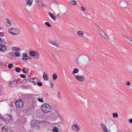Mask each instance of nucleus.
I'll return each mask as SVG.
<instances>
[{"mask_svg":"<svg viewBox=\"0 0 132 132\" xmlns=\"http://www.w3.org/2000/svg\"><path fill=\"white\" fill-rule=\"evenodd\" d=\"M52 131L53 132H58V130L56 127H54L53 129H52Z\"/></svg>","mask_w":132,"mask_h":132,"instance_id":"7c9ffc66","label":"nucleus"},{"mask_svg":"<svg viewBox=\"0 0 132 132\" xmlns=\"http://www.w3.org/2000/svg\"><path fill=\"white\" fill-rule=\"evenodd\" d=\"M52 118L54 120H56L58 118H60V114L56 111L54 112H52Z\"/></svg>","mask_w":132,"mask_h":132,"instance_id":"423d86ee","label":"nucleus"},{"mask_svg":"<svg viewBox=\"0 0 132 132\" xmlns=\"http://www.w3.org/2000/svg\"><path fill=\"white\" fill-rule=\"evenodd\" d=\"M1 38H0V42L1 41Z\"/></svg>","mask_w":132,"mask_h":132,"instance_id":"13d9d810","label":"nucleus"},{"mask_svg":"<svg viewBox=\"0 0 132 132\" xmlns=\"http://www.w3.org/2000/svg\"><path fill=\"white\" fill-rule=\"evenodd\" d=\"M126 84L127 86H129L130 85V84L129 81H127L126 82Z\"/></svg>","mask_w":132,"mask_h":132,"instance_id":"37998d69","label":"nucleus"},{"mask_svg":"<svg viewBox=\"0 0 132 132\" xmlns=\"http://www.w3.org/2000/svg\"><path fill=\"white\" fill-rule=\"evenodd\" d=\"M97 27H98L100 29H101V27H100L98 25H97Z\"/></svg>","mask_w":132,"mask_h":132,"instance_id":"864d4df0","label":"nucleus"},{"mask_svg":"<svg viewBox=\"0 0 132 132\" xmlns=\"http://www.w3.org/2000/svg\"><path fill=\"white\" fill-rule=\"evenodd\" d=\"M20 50V48L16 47H12L11 48V50L12 51H19Z\"/></svg>","mask_w":132,"mask_h":132,"instance_id":"b1692460","label":"nucleus"},{"mask_svg":"<svg viewBox=\"0 0 132 132\" xmlns=\"http://www.w3.org/2000/svg\"><path fill=\"white\" fill-rule=\"evenodd\" d=\"M30 81L32 82H34V80H33V78H31L30 79Z\"/></svg>","mask_w":132,"mask_h":132,"instance_id":"09e8293b","label":"nucleus"},{"mask_svg":"<svg viewBox=\"0 0 132 132\" xmlns=\"http://www.w3.org/2000/svg\"><path fill=\"white\" fill-rule=\"evenodd\" d=\"M22 86L23 89H27L29 88L30 86L29 85L26 86L22 85Z\"/></svg>","mask_w":132,"mask_h":132,"instance_id":"cd10ccee","label":"nucleus"},{"mask_svg":"<svg viewBox=\"0 0 132 132\" xmlns=\"http://www.w3.org/2000/svg\"><path fill=\"white\" fill-rule=\"evenodd\" d=\"M49 15L53 20H55L56 19V17L51 12L48 13Z\"/></svg>","mask_w":132,"mask_h":132,"instance_id":"4be33fe9","label":"nucleus"},{"mask_svg":"<svg viewBox=\"0 0 132 132\" xmlns=\"http://www.w3.org/2000/svg\"><path fill=\"white\" fill-rule=\"evenodd\" d=\"M113 117L114 118H117L118 117V114L117 113L113 114Z\"/></svg>","mask_w":132,"mask_h":132,"instance_id":"4c0bfd02","label":"nucleus"},{"mask_svg":"<svg viewBox=\"0 0 132 132\" xmlns=\"http://www.w3.org/2000/svg\"><path fill=\"white\" fill-rule=\"evenodd\" d=\"M129 121L130 123H132V119H130L129 120Z\"/></svg>","mask_w":132,"mask_h":132,"instance_id":"8fccbe9b","label":"nucleus"},{"mask_svg":"<svg viewBox=\"0 0 132 132\" xmlns=\"http://www.w3.org/2000/svg\"><path fill=\"white\" fill-rule=\"evenodd\" d=\"M66 13V12H65V13H64V14Z\"/></svg>","mask_w":132,"mask_h":132,"instance_id":"0e129e2a","label":"nucleus"},{"mask_svg":"<svg viewBox=\"0 0 132 132\" xmlns=\"http://www.w3.org/2000/svg\"><path fill=\"white\" fill-rule=\"evenodd\" d=\"M58 94H60V92H58Z\"/></svg>","mask_w":132,"mask_h":132,"instance_id":"5fc2aeb1","label":"nucleus"},{"mask_svg":"<svg viewBox=\"0 0 132 132\" xmlns=\"http://www.w3.org/2000/svg\"><path fill=\"white\" fill-rule=\"evenodd\" d=\"M57 77V75L56 74H54L53 75V80H55L56 79Z\"/></svg>","mask_w":132,"mask_h":132,"instance_id":"2f4dec72","label":"nucleus"},{"mask_svg":"<svg viewBox=\"0 0 132 132\" xmlns=\"http://www.w3.org/2000/svg\"><path fill=\"white\" fill-rule=\"evenodd\" d=\"M78 35L80 37H83L84 36V33L81 30H78L77 32Z\"/></svg>","mask_w":132,"mask_h":132,"instance_id":"a211bd4d","label":"nucleus"},{"mask_svg":"<svg viewBox=\"0 0 132 132\" xmlns=\"http://www.w3.org/2000/svg\"><path fill=\"white\" fill-rule=\"evenodd\" d=\"M72 129L76 131H78L79 130V127L76 124H75L72 125Z\"/></svg>","mask_w":132,"mask_h":132,"instance_id":"9b49d317","label":"nucleus"},{"mask_svg":"<svg viewBox=\"0 0 132 132\" xmlns=\"http://www.w3.org/2000/svg\"><path fill=\"white\" fill-rule=\"evenodd\" d=\"M34 84V85H36V84Z\"/></svg>","mask_w":132,"mask_h":132,"instance_id":"052dcab7","label":"nucleus"},{"mask_svg":"<svg viewBox=\"0 0 132 132\" xmlns=\"http://www.w3.org/2000/svg\"><path fill=\"white\" fill-rule=\"evenodd\" d=\"M1 92H0V95H1Z\"/></svg>","mask_w":132,"mask_h":132,"instance_id":"680f3d73","label":"nucleus"},{"mask_svg":"<svg viewBox=\"0 0 132 132\" xmlns=\"http://www.w3.org/2000/svg\"><path fill=\"white\" fill-rule=\"evenodd\" d=\"M13 65L11 63H10L8 65V67L9 69H11L13 66Z\"/></svg>","mask_w":132,"mask_h":132,"instance_id":"ea45409f","label":"nucleus"},{"mask_svg":"<svg viewBox=\"0 0 132 132\" xmlns=\"http://www.w3.org/2000/svg\"><path fill=\"white\" fill-rule=\"evenodd\" d=\"M41 109L43 113H47L50 112L51 109V106L48 104L44 103L42 106Z\"/></svg>","mask_w":132,"mask_h":132,"instance_id":"f03ea898","label":"nucleus"},{"mask_svg":"<svg viewBox=\"0 0 132 132\" xmlns=\"http://www.w3.org/2000/svg\"><path fill=\"white\" fill-rule=\"evenodd\" d=\"M45 24L48 27H51V25L50 24L49 22H46L45 23Z\"/></svg>","mask_w":132,"mask_h":132,"instance_id":"58836bf2","label":"nucleus"},{"mask_svg":"<svg viewBox=\"0 0 132 132\" xmlns=\"http://www.w3.org/2000/svg\"><path fill=\"white\" fill-rule=\"evenodd\" d=\"M101 127L103 129L104 132H108L105 126L102 123L100 124Z\"/></svg>","mask_w":132,"mask_h":132,"instance_id":"f3484780","label":"nucleus"},{"mask_svg":"<svg viewBox=\"0 0 132 132\" xmlns=\"http://www.w3.org/2000/svg\"><path fill=\"white\" fill-rule=\"evenodd\" d=\"M14 54L16 56H19L20 55V53L19 52H15Z\"/></svg>","mask_w":132,"mask_h":132,"instance_id":"e433bc0d","label":"nucleus"},{"mask_svg":"<svg viewBox=\"0 0 132 132\" xmlns=\"http://www.w3.org/2000/svg\"><path fill=\"white\" fill-rule=\"evenodd\" d=\"M15 104L16 106L20 108L23 106V101L21 100H18L16 101Z\"/></svg>","mask_w":132,"mask_h":132,"instance_id":"39448f33","label":"nucleus"},{"mask_svg":"<svg viewBox=\"0 0 132 132\" xmlns=\"http://www.w3.org/2000/svg\"><path fill=\"white\" fill-rule=\"evenodd\" d=\"M1 118V116H0V118Z\"/></svg>","mask_w":132,"mask_h":132,"instance_id":"e2e57ef3","label":"nucleus"},{"mask_svg":"<svg viewBox=\"0 0 132 132\" xmlns=\"http://www.w3.org/2000/svg\"><path fill=\"white\" fill-rule=\"evenodd\" d=\"M6 21L7 23L8 24V25H7V27H8L9 26H10L11 24V21L8 19L7 18H6Z\"/></svg>","mask_w":132,"mask_h":132,"instance_id":"393cba45","label":"nucleus"},{"mask_svg":"<svg viewBox=\"0 0 132 132\" xmlns=\"http://www.w3.org/2000/svg\"><path fill=\"white\" fill-rule=\"evenodd\" d=\"M61 14L60 13H59L57 15V16H59Z\"/></svg>","mask_w":132,"mask_h":132,"instance_id":"603ef678","label":"nucleus"},{"mask_svg":"<svg viewBox=\"0 0 132 132\" xmlns=\"http://www.w3.org/2000/svg\"><path fill=\"white\" fill-rule=\"evenodd\" d=\"M37 85L39 86H42V84L41 82H39L37 83Z\"/></svg>","mask_w":132,"mask_h":132,"instance_id":"a19ab883","label":"nucleus"},{"mask_svg":"<svg viewBox=\"0 0 132 132\" xmlns=\"http://www.w3.org/2000/svg\"><path fill=\"white\" fill-rule=\"evenodd\" d=\"M15 71L18 72H19L21 71V69L19 67H16L15 68Z\"/></svg>","mask_w":132,"mask_h":132,"instance_id":"473e14b6","label":"nucleus"},{"mask_svg":"<svg viewBox=\"0 0 132 132\" xmlns=\"http://www.w3.org/2000/svg\"><path fill=\"white\" fill-rule=\"evenodd\" d=\"M66 13V12H65V13H64V14Z\"/></svg>","mask_w":132,"mask_h":132,"instance_id":"338daca9","label":"nucleus"},{"mask_svg":"<svg viewBox=\"0 0 132 132\" xmlns=\"http://www.w3.org/2000/svg\"><path fill=\"white\" fill-rule=\"evenodd\" d=\"M43 0H42V1H40V0H37L36 1L37 4L39 6L43 7L46 6V5L43 3Z\"/></svg>","mask_w":132,"mask_h":132,"instance_id":"1a4fd4ad","label":"nucleus"},{"mask_svg":"<svg viewBox=\"0 0 132 132\" xmlns=\"http://www.w3.org/2000/svg\"><path fill=\"white\" fill-rule=\"evenodd\" d=\"M5 120L7 122L10 123L13 121V118L11 115L6 114L4 116Z\"/></svg>","mask_w":132,"mask_h":132,"instance_id":"20e7f679","label":"nucleus"},{"mask_svg":"<svg viewBox=\"0 0 132 132\" xmlns=\"http://www.w3.org/2000/svg\"><path fill=\"white\" fill-rule=\"evenodd\" d=\"M4 36L3 33L2 32H0V36L1 37H3Z\"/></svg>","mask_w":132,"mask_h":132,"instance_id":"c03bdc74","label":"nucleus"},{"mask_svg":"<svg viewBox=\"0 0 132 132\" xmlns=\"http://www.w3.org/2000/svg\"><path fill=\"white\" fill-rule=\"evenodd\" d=\"M51 86L52 87L51 88L52 89H53V83H50Z\"/></svg>","mask_w":132,"mask_h":132,"instance_id":"de8ad7c7","label":"nucleus"},{"mask_svg":"<svg viewBox=\"0 0 132 132\" xmlns=\"http://www.w3.org/2000/svg\"><path fill=\"white\" fill-rule=\"evenodd\" d=\"M22 71L24 73H26V72L25 71V69H22Z\"/></svg>","mask_w":132,"mask_h":132,"instance_id":"3c124183","label":"nucleus"},{"mask_svg":"<svg viewBox=\"0 0 132 132\" xmlns=\"http://www.w3.org/2000/svg\"><path fill=\"white\" fill-rule=\"evenodd\" d=\"M37 100L40 102L43 103L44 102V101L42 98H38Z\"/></svg>","mask_w":132,"mask_h":132,"instance_id":"c9c22d12","label":"nucleus"},{"mask_svg":"<svg viewBox=\"0 0 132 132\" xmlns=\"http://www.w3.org/2000/svg\"><path fill=\"white\" fill-rule=\"evenodd\" d=\"M33 80H34V82H33L35 83H37L38 81V79L37 78H33Z\"/></svg>","mask_w":132,"mask_h":132,"instance_id":"72a5a7b5","label":"nucleus"},{"mask_svg":"<svg viewBox=\"0 0 132 132\" xmlns=\"http://www.w3.org/2000/svg\"><path fill=\"white\" fill-rule=\"evenodd\" d=\"M75 77L77 80L81 81H83L84 79V78L81 76H76Z\"/></svg>","mask_w":132,"mask_h":132,"instance_id":"4468645a","label":"nucleus"},{"mask_svg":"<svg viewBox=\"0 0 132 132\" xmlns=\"http://www.w3.org/2000/svg\"><path fill=\"white\" fill-rule=\"evenodd\" d=\"M28 132H32L31 130H29Z\"/></svg>","mask_w":132,"mask_h":132,"instance_id":"4d7b16f0","label":"nucleus"},{"mask_svg":"<svg viewBox=\"0 0 132 132\" xmlns=\"http://www.w3.org/2000/svg\"><path fill=\"white\" fill-rule=\"evenodd\" d=\"M40 123V122L38 120H34L32 121L30 124L31 127H35L36 129H39L40 127L38 125Z\"/></svg>","mask_w":132,"mask_h":132,"instance_id":"7ed1b4c3","label":"nucleus"},{"mask_svg":"<svg viewBox=\"0 0 132 132\" xmlns=\"http://www.w3.org/2000/svg\"><path fill=\"white\" fill-rule=\"evenodd\" d=\"M6 46L3 44H0V51L2 52H4L6 50Z\"/></svg>","mask_w":132,"mask_h":132,"instance_id":"ddd939ff","label":"nucleus"},{"mask_svg":"<svg viewBox=\"0 0 132 132\" xmlns=\"http://www.w3.org/2000/svg\"><path fill=\"white\" fill-rule=\"evenodd\" d=\"M66 13V12H65V13H64V14Z\"/></svg>","mask_w":132,"mask_h":132,"instance_id":"69168bd1","label":"nucleus"},{"mask_svg":"<svg viewBox=\"0 0 132 132\" xmlns=\"http://www.w3.org/2000/svg\"><path fill=\"white\" fill-rule=\"evenodd\" d=\"M130 72L131 73H132V70H131L130 71Z\"/></svg>","mask_w":132,"mask_h":132,"instance_id":"6e6d98bb","label":"nucleus"},{"mask_svg":"<svg viewBox=\"0 0 132 132\" xmlns=\"http://www.w3.org/2000/svg\"><path fill=\"white\" fill-rule=\"evenodd\" d=\"M26 82L27 81L26 80L24 79L23 80V81H22L21 82L23 83L24 84L26 83Z\"/></svg>","mask_w":132,"mask_h":132,"instance_id":"a18cd8bd","label":"nucleus"},{"mask_svg":"<svg viewBox=\"0 0 132 132\" xmlns=\"http://www.w3.org/2000/svg\"><path fill=\"white\" fill-rule=\"evenodd\" d=\"M81 9L83 11H84L85 10V9L82 6L81 7Z\"/></svg>","mask_w":132,"mask_h":132,"instance_id":"49530a36","label":"nucleus"},{"mask_svg":"<svg viewBox=\"0 0 132 132\" xmlns=\"http://www.w3.org/2000/svg\"><path fill=\"white\" fill-rule=\"evenodd\" d=\"M51 55L52 57L55 60H56V61L58 60V59H57V58H56L55 55L53 53H51Z\"/></svg>","mask_w":132,"mask_h":132,"instance_id":"c756f323","label":"nucleus"},{"mask_svg":"<svg viewBox=\"0 0 132 132\" xmlns=\"http://www.w3.org/2000/svg\"><path fill=\"white\" fill-rule=\"evenodd\" d=\"M90 60V58L87 55L81 54L77 58V62L78 64H82L83 63L87 62Z\"/></svg>","mask_w":132,"mask_h":132,"instance_id":"f257e3e1","label":"nucleus"},{"mask_svg":"<svg viewBox=\"0 0 132 132\" xmlns=\"http://www.w3.org/2000/svg\"><path fill=\"white\" fill-rule=\"evenodd\" d=\"M31 112V110L29 109L28 108L26 110L25 113L26 115H28L30 114Z\"/></svg>","mask_w":132,"mask_h":132,"instance_id":"5701e85b","label":"nucleus"},{"mask_svg":"<svg viewBox=\"0 0 132 132\" xmlns=\"http://www.w3.org/2000/svg\"><path fill=\"white\" fill-rule=\"evenodd\" d=\"M20 32V31L19 29H15L14 31L13 32L11 33V34L13 35H17L19 34Z\"/></svg>","mask_w":132,"mask_h":132,"instance_id":"dca6fc26","label":"nucleus"},{"mask_svg":"<svg viewBox=\"0 0 132 132\" xmlns=\"http://www.w3.org/2000/svg\"><path fill=\"white\" fill-rule=\"evenodd\" d=\"M79 71V70L78 69H77L76 68H74L73 70V71L72 72V74L74 75L75 73H77Z\"/></svg>","mask_w":132,"mask_h":132,"instance_id":"a878e982","label":"nucleus"},{"mask_svg":"<svg viewBox=\"0 0 132 132\" xmlns=\"http://www.w3.org/2000/svg\"><path fill=\"white\" fill-rule=\"evenodd\" d=\"M8 129L7 127L4 126L1 128L2 132H8Z\"/></svg>","mask_w":132,"mask_h":132,"instance_id":"6ab92c4d","label":"nucleus"},{"mask_svg":"<svg viewBox=\"0 0 132 132\" xmlns=\"http://www.w3.org/2000/svg\"><path fill=\"white\" fill-rule=\"evenodd\" d=\"M17 82L16 80L10 81L9 83V85L12 87H15L17 85Z\"/></svg>","mask_w":132,"mask_h":132,"instance_id":"6e6552de","label":"nucleus"},{"mask_svg":"<svg viewBox=\"0 0 132 132\" xmlns=\"http://www.w3.org/2000/svg\"><path fill=\"white\" fill-rule=\"evenodd\" d=\"M23 56H22V59L24 60H26L29 58L28 57L27 54L24 53L23 54Z\"/></svg>","mask_w":132,"mask_h":132,"instance_id":"aec40b11","label":"nucleus"},{"mask_svg":"<svg viewBox=\"0 0 132 132\" xmlns=\"http://www.w3.org/2000/svg\"><path fill=\"white\" fill-rule=\"evenodd\" d=\"M26 2V6H31L32 5L33 0H24Z\"/></svg>","mask_w":132,"mask_h":132,"instance_id":"f8f14e48","label":"nucleus"},{"mask_svg":"<svg viewBox=\"0 0 132 132\" xmlns=\"http://www.w3.org/2000/svg\"><path fill=\"white\" fill-rule=\"evenodd\" d=\"M60 97V96H58V97Z\"/></svg>","mask_w":132,"mask_h":132,"instance_id":"bf43d9fd","label":"nucleus"},{"mask_svg":"<svg viewBox=\"0 0 132 132\" xmlns=\"http://www.w3.org/2000/svg\"><path fill=\"white\" fill-rule=\"evenodd\" d=\"M43 79L45 80H47L48 79V77L47 75V74L46 72H44L43 73Z\"/></svg>","mask_w":132,"mask_h":132,"instance_id":"2eb2a0df","label":"nucleus"},{"mask_svg":"<svg viewBox=\"0 0 132 132\" xmlns=\"http://www.w3.org/2000/svg\"><path fill=\"white\" fill-rule=\"evenodd\" d=\"M14 30H15L14 28L10 29L9 30V32L11 34V33L13 32L14 31Z\"/></svg>","mask_w":132,"mask_h":132,"instance_id":"f704fd0d","label":"nucleus"},{"mask_svg":"<svg viewBox=\"0 0 132 132\" xmlns=\"http://www.w3.org/2000/svg\"><path fill=\"white\" fill-rule=\"evenodd\" d=\"M69 3L71 5H76L77 4L76 1L73 0L70 1L69 2Z\"/></svg>","mask_w":132,"mask_h":132,"instance_id":"412c9836","label":"nucleus"},{"mask_svg":"<svg viewBox=\"0 0 132 132\" xmlns=\"http://www.w3.org/2000/svg\"><path fill=\"white\" fill-rule=\"evenodd\" d=\"M29 53L31 56H35L36 58H38V56H40V55H38L36 52L32 51H30Z\"/></svg>","mask_w":132,"mask_h":132,"instance_id":"9d476101","label":"nucleus"},{"mask_svg":"<svg viewBox=\"0 0 132 132\" xmlns=\"http://www.w3.org/2000/svg\"><path fill=\"white\" fill-rule=\"evenodd\" d=\"M123 36L124 37L127 38L130 41H131L132 42V38L131 37H129L126 35H123Z\"/></svg>","mask_w":132,"mask_h":132,"instance_id":"c85d7f7f","label":"nucleus"},{"mask_svg":"<svg viewBox=\"0 0 132 132\" xmlns=\"http://www.w3.org/2000/svg\"><path fill=\"white\" fill-rule=\"evenodd\" d=\"M20 77L23 78H24L26 77V76L25 75L22 74L20 75Z\"/></svg>","mask_w":132,"mask_h":132,"instance_id":"79ce46f5","label":"nucleus"},{"mask_svg":"<svg viewBox=\"0 0 132 132\" xmlns=\"http://www.w3.org/2000/svg\"><path fill=\"white\" fill-rule=\"evenodd\" d=\"M49 42L51 43L52 44L55 46L56 47H57L58 46V45L55 42L52 40H50Z\"/></svg>","mask_w":132,"mask_h":132,"instance_id":"bb28decb","label":"nucleus"},{"mask_svg":"<svg viewBox=\"0 0 132 132\" xmlns=\"http://www.w3.org/2000/svg\"><path fill=\"white\" fill-rule=\"evenodd\" d=\"M99 31L101 36L104 39H108V37L107 35L105 34L104 31L102 30H99Z\"/></svg>","mask_w":132,"mask_h":132,"instance_id":"0eeeda50","label":"nucleus"}]
</instances>
